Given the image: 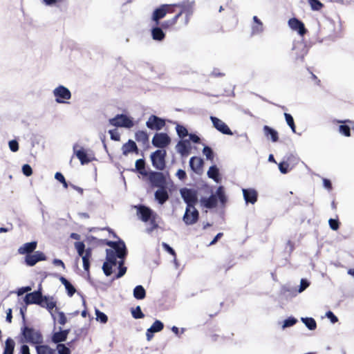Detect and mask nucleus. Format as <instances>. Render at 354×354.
<instances>
[{
  "label": "nucleus",
  "instance_id": "obj_37",
  "mask_svg": "<svg viewBox=\"0 0 354 354\" xmlns=\"http://www.w3.org/2000/svg\"><path fill=\"white\" fill-rule=\"evenodd\" d=\"M133 297L137 299H143L146 297V291L142 286L138 285L133 289Z\"/></svg>",
  "mask_w": 354,
  "mask_h": 354
},
{
  "label": "nucleus",
  "instance_id": "obj_44",
  "mask_svg": "<svg viewBox=\"0 0 354 354\" xmlns=\"http://www.w3.org/2000/svg\"><path fill=\"white\" fill-rule=\"evenodd\" d=\"M131 312L134 319H142L145 317V315L139 306H136L135 308H131Z\"/></svg>",
  "mask_w": 354,
  "mask_h": 354
},
{
  "label": "nucleus",
  "instance_id": "obj_59",
  "mask_svg": "<svg viewBox=\"0 0 354 354\" xmlns=\"http://www.w3.org/2000/svg\"><path fill=\"white\" fill-rule=\"evenodd\" d=\"M109 133L110 134L111 139L115 141L120 140V135L115 129L109 130Z\"/></svg>",
  "mask_w": 354,
  "mask_h": 354
},
{
  "label": "nucleus",
  "instance_id": "obj_43",
  "mask_svg": "<svg viewBox=\"0 0 354 354\" xmlns=\"http://www.w3.org/2000/svg\"><path fill=\"white\" fill-rule=\"evenodd\" d=\"M313 10L319 11L324 8V4L319 0H307Z\"/></svg>",
  "mask_w": 354,
  "mask_h": 354
},
{
  "label": "nucleus",
  "instance_id": "obj_17",
  "mask_svg": "<svg viewBox=\"0 0 354 354\" xmlns=\"http://www.w3.org/2000/svg\"><path fill=\"white\" fill-rule=\"evenodd\" d=\"M203 160L197 156H193L189 160V167L196 174H201L203 171Z\"/></svg>",
  "mask_w": 354,
  "mask_h": 354
},
{
  "label": "nucleus",
  "instance_id": "obj_36",
  "mask_svg": "<svg viewBox=\"0 0 354 354\" xmlns=\"http://www.w3.org/2000/svg\"><path fill=\"white\" fill-rule=\"evenodd\" d=\"M114 252L120 259H124L127 255L126 246L124 242H119L118 247L115 248Z\"/></svg>",
  "mask_w": 354,
  "mask_h": 354
},
{
  "label": "nucleus",
  "instance_id": "obj_22",
  "mask_svg": "<svg viewBox=\"0 0 354 354\" xmlns=\"http://www.w3.org/2000/svg\"><path fill=\"white\" fill-rule=\"evenodd\" d=\"M243 197L246 203H250L254 204L257 201L258 194L257 192L254 189H243Z\"/></svg>",
  "mask_w": 354,
  "mask_h": 354
},
{
  "label": "nucleus",
  "instance_id": "obj_8",
  "mask_svg": "<svg viewBox=\"0 0 354 354\" xmlns=\"http://www.w3.org/2000/svg\"><path fill=\"white\" fill-rule=\"evenodd\" d=\"M53 95L57 103H65L71 97V91L64 86H59L53 91Z\"/></svg>",
  "mask_w": 354,
  "mask_h": 354
},
{
  "label": "nucleus",
  "instance_id": "obj_33",
  "mask_svg": "<svg viewBox=\"0 0 354 354\" xmlns=\"http://www.w3.org/2000/svg\"><path fill=\"white\" fill-rule=\"evenodd\" d=\"M151 35H152V38L154 40H157V41H162L165 37V34L164 33L162 28L158 27V26L152 28Z\"/></svg>",
  "mask_w": 354,
  "mask_h": 354
},
{
  "label": "nucleus",
  "instance_id": "obj_61",
  "mask_svg": "<svg viewBox=\"0 0 354 354\" xmlns=\"http://www.w3.org/2000/svg\"><path fill=\"white\" fill-rule=\"evenodd\" d=\"M162 245L163 248L167 252H169L170 254H171L174 257H176V253L175 250L172 248H171L167 243H162Z\"/></svg>",
  "mask_w": 354,
  "mask_h": 354
},
{
  "label": "nucleus",
  "instance_id": "obj_20",
  "mask_svg": "<svg viewBox=\"0 0 354 354\" xmlns=\"http://www.w3.org/2000/svg\"><path fill=\"white\" fill-rule=\"evenodd\" d=\"M338 122L342 123V124L339 126V132L346 137L351 136V126L354 127V122L350 120H346L344 121H338Z\"/></svg>",
  "mask_w": 354,
  "mask_h": 354
},
{
  "label": "nucleus",
  "instance_id": "obj_18",
  "mask_svg": "<svg viewBox=\"0 0 354 354\" xmlns=\"http://www.w3.org/2000/svg\"><path fill=\"white\" fill-rule=\"evenodd\" d=\"M39 306L42 308H46L53 317H54L53 310L55 308L56 310H58L56 308V301H54L53 297L43 295L41 305Z\"/></svg>",
  "mask_w": 354,
  "mask_h": 354
},
{
  "label": "nucleus",
  "instance_id": "obj_48",
  "mask_svg": "<svg viewBox=\"0 0 354 354\" xmlns=\"http://www.w3.org/2000/svg\"><path fill=\"white\" fill-rule=\"evenodd\" d=\"M203 153L204 156H205V157L207 160H214V153H213L212 149L209 147L205 146L203 149Z\"/></svg>",
  "mask_w": 354,
  "mask_h": 354
},
{
  "label": "nucleus",
  "instance_id": "obj_26",
  "mask_svg": "<svg viewBox=\"0 0 354 354\" xmlns=\"http://www.w3.org/2000/svg\"><path fill=\"white\" fill-rule=\"evenodd\" d=\"M189 141L188 140H184L179 141L177 144V151L182 156H187L189 153Z\"/></svg>",
  "mask_w": 354,
  "mask_h": 354
},
{
  "label": "nucleus",
  "instance_id": "obj_38",
  "mask_svg": "<svg viewBox=\"0 0 354 354\" xmlns=\"http://www.w3.org/2000/svg\"><path fill=\"white\" fill-rule=\"evenodd\" d=\"M136 169L142 176H146L149 174L145 169V161L144 159H138L136 162Z\"/></svg>",
  "mask_w": 354,
  "mask_h": 354
},
{
  "label": "nucleus",
  "instance_id": "obj_4",
  "mask_svg": "<svg viewBox=\"0 0 354 354\" xmlns=\"http://www.w3.org/2000/svg\"><path fill=\"white\" fill-rule=\"evenodd\" d=\"M180 195L187 204L186 207H195L198 203V194L197 191L193 189L182 188L180 191Z\"/></svg>",
  "mask_w": 354,
  "mask_h": 354
},
{
  "label": "nucleus",
  "instance_id": "obj_30",
  "mask_svg": "<svg viewBox=\"0 0 354 354\" xmlns=\"http://www.w3.org/2000/svg\"><path fill=\"white\" fill-rule=\"evenodd\" d=\"M135 139L138 142L146 145L149 143V135L145 131L138 130L135 133Z\"/></svg>",
  "mask_w": 354,
  "mask_h": 354
},
{
  "label": "nucleus",
  "instance_id": "obj_7",
  "mask_svg": "<svg viewBox=\"0 0 354 354\" xmlns=\"http://www.w3.org/2000/svg\"><path fill=\"white\" fill-rule=\"evenodd\" d=\"M174 12L173 5L163 4L153 11L152 19L156 22V25L158 26L160 24V20L164 18L167 13H173Z\"/></svg>",
  "mask_w": 354,
  "mask_h": 354
},
{
  "label": "nucleus",
  "instance_id": "obj_45",
  "mask_svg": "<svg viewBox=\"0 0 354 354\" xmlns=\"http://www.w3.org/2000/svg\"><path fill=\"white\" fill-rule=\"evenodd\" d=\"M284 117H285V119H286V121L288 124V125L290 127V129H292V131L295 133V129H296V126H295V122H294V119L292 118V116L289 114V113H284Z\"/></svg>",
  "mask_w": 354,
  "mask_h": 354
},
{
  "label": "nucleus",
  "instance_id": "obj_63",
  "mask_svg": "<svg viewBox=\"0 0 354 354\" xmlns=\"http://www.w3.org/2000/svg\"><path fill=\"white\" fill-rule=\"evenodd\" d=\"M310 285V283L304 279H302L300 282L299 292H303L306 288H307Z\"/></svg>",
  "mask_w": 354,
  "mask_h": 354
},
{
  "label": "nucleus",
  "instance_id": "obj_32",
  "mask_svg": "<svg viewBox=\"0 0 354 354\" xmlns=\"http://www.w3.org/2000/svg\"><path fill=\"white\" fill-rule=\"evenodd\" d=\"M15 346V341L11 337L7 338L5 342V347L3 349V354H13Z\"/></svg>",
  "mask_w": 354,
  "mask_h": 354
},
{
  "label": "nucleus",
  "instance_id": "obj_41",
  "mask_svg": "<svg viewBox=\"0 0 354 354\" xmlns=\"http://www.w3.org/2000/svg\"><path fill=\"white\" fill-rule=\"evenodd\" d=\"M117 254L114 252V250L111 249L106 250V262L111 263L112 265H116L117 263Z\"/></svg>",
  "mask_w": 354,
  "mask_h": 354
},
{
  "label": "nucleus",
  "instance_id": "obj_42",
  "mask_svg": "<svg viewBox=\"0 0 354 354\" xmlns=\"http://www.w3.org/2000/svg\"><path fill=\"white\" fill-rule=\"evenodd\" d=\"M164 328V324L159 320H156L151 326L149 328V332L157 333L161 331Z\"/></svg>",
  "mask_w": 354,
  "mask_h": 354
},
{
  "label": "nucleus",
  "instance_id": "obj_57",
  "mask_svg": "<svg viewBox=\"0 0 354 354\" xmlns=\"http://www.w3.org/2000/svg\"><path fill=\"white\" fill-rule=\"evenodd\" d=\"M279 169L282 174H287L289 171V164L286 162H280Z\"/></svg>",
  "mask_w": 354,
  "mask_h": 354
},
{
  "label": "nucleus",
  "instance_id": "obj_53",
  "mask_svg": "<svg viewBox=\"0 0 354 354\" xmlns=\"http://www.w3.org/2000/svg\"><path fill=\"white\" fill-rule=\"evenodd\" d=\"M123 263H124L123 261H121L119 263V271L115 276L116 279L122 277L123 275H124V274L127 272V268L123 266Z\"/></svg>",
  "mask_w": 354,
  "mask_h": 354
},
{
  "label": "nucleus",
  "instance_id": "obj_3",
  "mask_svg": "<svg viewBox=\"0 0 354 354\" xmlns=\"http://www.w3.org/2000/svg\"><path fill=\"white\" fill-rule=\"evenodd\" d=\"M167 152L165 149H158L151 154L152 165L156 169L162 171L166 166L165 158Z\"/></svg>",
  "mask_w": 354,
  "mask_h": 354
},
{
  "label": "nucleus",
  "instance_id": "obj_46",
  "mask_svg": "<svg viewBox=\"0 0 354 354\" xmlns=\"http://www.w3.org/2000/svg\"><path fill=\"white\" fill-rule=\"evenodd\" d=\"M176 130L178 136L181 138H183L188 136L187 129L183 125L177 124L176 127Z\"/></svg>",
  "mask_w": 354,
  "mask_h": 354
},
{
  "label": "nucleus",
  "instance_id": "obj_34",
  "mask_svg": "<svg viewBox=\"0 0 354 354\" xmlns=\"http://www.w3.org/2000/svg\"><path fill=\"white\" fill-rule=\"evenodd\" d=\"M36 351L37 354H56L55 350L48 345L38 344L36 346Z\"/></svg>",
  "mask_w": 354,
  "mask_h": 354
},
{
  "label": "nucleus",
  "instance_id": "obj_5",
  "mask_svg": "<svg viewBox=\"0 0 354 354\" xmlns=\"http://www.w3.org/2000/svg\"><path fill=\"white\" fill-rule=\"evenodd\" d=\"M147 176L152 187L162 188L163 187L167 186V178L163 173L159 171H150Z\"/></svg>",
  "mask_w": 354,
  "mask_h": 354
},
{
  "label": "nucleus",
  "instance_id": "obj_21",
  "mask_svg": "<svg viewBox=\"0 0 354 354\" xmlns=\"http://www.w3.org/2000/svg\"><path fill=\"white\" fill-rule=\"evenodd\" d=\"M37 247V241H32L29 243H26L23 244L21 247L18 249V253L20 254H26L28 255L29 254H31L34 252H35V249Z\"/></svg>",
  "mask_w": 354,
  "mask_h": 354
},
{
  "label": "nucleus",
  "instance_id": "obj_49",
  "mask_svg": "<svg viewBox=\"0 0 354 354\" xmlns=\"http://www.w3.org/2000/svg\"><path fill=\"white\" fill-rule=\"evenodd\" d=\"M115 265H112L111 263L104 262L102 266L103 271L106 276H110L112 274V268Z\"/></svg>",
  "mask_w": 354,
  "mask_h": 354
},
{
  "label": "nucleus",
  "instance_id": "obj_35",
  "mask_svg": "<svg viewBox=\"0 0 354 354\" xmlns=\"http://www.w3.org/2000/svg\"><path fill=\"white\" fill-rule=\"evenodd\" d=\"M207 176L209 178L213 179L216 182L220 180L219 171L216 165L211 166L207 171Z\"/></svg>",
  "mask_w": 354,
  "mask_h": 354
},
{
  "label": "nucleus",
  "instance_id": "obj_16",
  "mask_svg": "<svg viewBox=\"0 0 354 354\" xmlns=\"http://www.w3.org/2000/svg\"><path fill=\"white\" fill-rule=\"evenodd\" d=\"M210 119L213 123L214 127L218 131L225 135L232 136L233 134L228 126L221 120L214 116H211Z\"/></svg>",
  "mask_w": 354,
  "mask_h": 354
},
{
  "label": "nucleus",
  "instance_id": "obj_13",
  "mask_svg": "<svg viewBox=\"0 0 354 354\" xmlns=\"http://www.w3.org/2000/svg\"><path fill=\"white\" fill-rule=\"evenodd\" d=\"M46 257L41 251H35L34 253L29 254L25 257V263L28 266H34L37 262L45 261Z\"/></svg>",
  "mask_w": 354,
  "mask_h": 354
},
{
  "label": "nucleus",
  "instance_id": "obj_27",
  "mask_svg": "<svg viewBox=\"0 0 354 354\" xmlns=\"http://www.w3.org/2000/svg\"><path fill=\"white\" fill-rule=\"evenodd\" d=\"M73 149L75 154L80 160L82 165L88 164L91 162V159L88 157L86 152L83 149L76 150V146H74Z\"/></svg>",
  "mask_w": 354,
  "mask_h": 354
},
{
  "label": "nucleus",
  "instance_id": "obj_29",
  "mask_svg": "<svg viewBox=\"0 0 354 354\" xmlns=\"http://www.w3.org/2000/svg\"><path fill=\"white\" fill-rule=\"evenodd\" d=\"M254 24L252 26V34L258 35L263 31V24L261 20L257 17H253Z\"/></svg>",
  "mask_w": 354,
  "mask_h": 354
},
{
  "label": "nucleus",
  "instance_id": "obj_52",
  "mask_svg": "<svg viewBox=\"0 0 354 354\" xmlns=\"http://www.w3.org/2000/svg\"><path fill=\"white\" fill-rule=\"evenodd\" d=\"M297 320L295 317H288L283 321V328H287L295 325Z\"/></svg>",
  "mask_w": 354,
  "mask_h": 354
},
{
  "label": "nucleus",
  "instance_id": "obj_31",
  "mask_svg": "<svg viewBox=\"0 0 354 354\" xmlns=\"http://www.w3.org/2000/svg\"><path fill=\"white\" fill-rule=\"evenodd\" d=\"M263 132L267 138L270 136V139L272 142H276L279 140L278 132L269 126L265 125L263 127Z\"/></svg>",
  "mask_w": 354,
  "mask_h": 354
},
{
  "label": "nucleus",
  "instance_id": "obj_25",
  "mask_svg": "<svg viewBox=\"0 0 354 354\" xmlns=\"http://www.w3.org/2000/svg\"><path fill=\"white\" fill-rule=\"evenodd\" d=\"M69 332V329H66L55 333L51 337L52 342L55 344H59L60 342H65Z\"/></svg>",
  "mask_w": 354,
  "mask_h": 354
},
{
  "label": "nucleus",
  "instance_id": "obj_12",
  "mask_svg": "<svg viewBox=\"0 0 354 354\" xmlns=\"http://www.w3.org/2000/svg\"><path fill=\"white\" fill-rule=\"evenodd\" d=\"M146 126L149 129L159 131L165 126V120L155 115H151L147 121Z\"/></svg>",
  "mask_w": 354,
  "mask_h": 354
},
{
  "label": "nucleus",
  "instance_id": "obj_47",
  "mask_svg": "<svg viewBox=\"0 0 354 354\" xmlns=\"http://www.w3.org/2000/svg\"><path fill=\"white\" fill-rule=\"evenodd\" d=\"M96 319L102 324L108 322V317L98 309H95Z\"/></svg>",
  "mask_w": 354,
  "mask_h": 354
},
{
  "label": "nucleus",
  "instance_id": "obj_2",
  "mask_svg": "<svg viewBox=\"0 0 354 354\" xmlns=\"http://www.w3.org/2000/svg\"><path fill=\"white\" fill-rule=\"evenodd\" d=\"M75 248L77 250L78 255L82 258L83 268L85 271L89 272L90 259L92 257V250L91 248L85 249V244L82 241L75 243Z\"/></svg>",
  "mask_w": 354,
  "mask_h": 354
},
{
  "label": "nucleus",
  "instance_id": "obj_50",
  "mask_svg": "<svg viewBox=\"0 0 354 354\" xmlns=\"http://www.w3.org/2000/svg\"><path fill=\"white\" fill-rule=\"evenodd\" d=\"M57 349L59 354H71L70 348L63 344H58Z\"/></svg>",
  "mask_w": 354,
  "mask_h": 354
},
{
  "label": "nucleus",
  "instance_id": "obj_23",
  "mask_svg": "<svg viewBox=\"0 0 354 354\" xmlns=\"http://www.w3.org/2000/svg\"><path fill=\"white\" fill-rule=\"evenodd\" d=\"M167 188V186L158 188L155 192V198L161 205L164 204L169 199V194Z\"/></svg>",
  "mask_w": 354,
  "mask_h": 354
},
{
  "label": "nucleus",
  "instance_id": "obj_54",
  "mask_svg": "<svg viewBox=\"0 0 354 354\" xmlns=\"http://www.w3.org/2000/svg\"><path fill=\"white\" fill-rule=\"evenodd\" d=\"M150 222L151 227L147 230L149 232H151L154 230L158 227V225L156 221V215H153L149 221Z\"/></svg>",
  "mask_w": 354,
  "mask_h": 354
},
{
  "label": "nucleus",
  "instance_id": "obj_62",
  "mask_svg": "<svg viewBox=\"0 0 354 354\" xmlns=\"http://www.w3.org/2000/svg\"><path fill=\"white\" fill-rule=\"evenodd\" d=\"M58 322L61 325H64L67 322V318L63 312H58Z\"/></svg>",
  "mask_w": 354,
  "mask_h": 354
},
{
  "label": "nucleus",
  "instance_id": "obj_10",
  "mask_svg": "<svg viewBox=\"0 0 354 354\" xmlns=\"http://www.w3.org/2000/svg\"><path fill=\"white\" fill-rule=\"evenodd\" d=\"M199 218L198 211L193 207H186L185 212L183 215V220L187 225L196 223Z\"/></svg>",
  "mask_w": 354,
  "mask_h": 354
},
{
  "label": "nucleus",
  "instance_id": "obj_9",
  "mask_svg": "<svg viewBox=\"0 0 354 354\" xmlns=\"http://www.w3.org/2000/svg\"><path fill=\"white\" fill-rule=\"evenodd\" d=\"M174 7H178L180 8V11L177 14L180 15V17L185 13V25L187 26L190 20V16L193 13V3H189V1L182 2L179 3L172 4Z\"/></svg>",
  "mask_w": 354,
  "mask_h": 354
},
{
  "label": "nucleus",
  "instance_id": "obj_1",
  "mask_svg": "<svg viewBox=\"0 0 354 354\" xmlns=\"http://www.w3.org/2000/svg\"><path fill=\"white\" fill-rule=\"evenodd\" d=\"M21 334L27 343L37 346L43 342L41 333L32 327L24 326L21 328Z\"/></svg>",
  "mask_w": 354,
  "mask_h": 354
},
{
  "label": "nucleus",
  "instance_id": "obj_40",
  "mask_svg": "<svg viewBox=\"0 0 354 354\" xmlns=\"http://www.w3.org/2000/svg\"><path fill=\"white\" fill-rule=\"evenodd\" d=\"M302 322L306 325V326L311 330H315L317 328V323L315 320L312 317H305L301 318Z\"/></svg>",
  "mask_w": 354,
  "mask_h": 354
},
{
  "label": "nucleus",
  "instance_id": "obj_55",
  "mask_svg": "<svg viewBox=\"0 0 354 354\" xmlns=\"http://www.w3.org/2000/svg\"><path fill=\"white\" fill-rule=\"evenodd\" d=\"M328 223L333 230H337L339 228L340 223L337 219L330 218Z\"/></svg>",
  "mask_w": 354,
  "mask_h": 354
},
{
  "label": "nucleus",
  "instance_id": "obj_6",
  "mask_svg": "<svg viewBox=\"0 0 354 354\" xmlns=\"http://www.w3.org/2000/svg\"><path fill=\"white\" fill-rule=\"evenodd\" d=\"M109 123L116 127H124L130 129L134 124L131 118L124 114H118L114 118L109 119Z\"/></svg>",
  "mask_w": 354,
  "mask_h": 354
},
{
  "label": "nucleus",
  "instance_id": "obj_60",
  "mask_svg": "<svg viewBox=\"0 0 354 354\" xmlns=\"http://www.w3.org/2000/svg\"><path fill=\"white\" fill-rule=\"evenodd\" d=\"M10 149L12 152H16L19 150V143L16 140H12L8 143Z\"/></svg>",
  "mask_w": 354,
  "mask_h": 354
},
{
  "label": "nucleus",
  "instance_id": "obj_24",
  "mask_svg": "<svg viewBox=\"0 0 354 354\" xmlns=\"http://www.w3.org/2000/svg\"><path fill=\"white\" fill-rule=\"evenodd\" d=\"M122 149V154L124 156H127L129 153L131 152H135L136 153H138V148L136 142L132 140H129L127 142L124 144Z\"/></svg>",
  "mask_w": 354,
  "mask_h": 354
},
{
  "label": "nucleus",
  "instance_id": "obj_15",
  "mask_svg": "<svg viewBox=\"0 0 354 354\" xmlns=\"http://www.w3.org/2000/svg\"><path fill=\"white\" fill-rule=\"evenodd\" d=\"M43 295L41 290H35L32 292L28 293L24 298V301L26 304H37L41 305V299Z\"/></svg>",
  "mask_w": 354,
  "mask_h": 354
},
{
  "label": "nucleus",
  "instance_id": "obj_58",
  "mask_svg": "<svg viewBox=\"0 0 354 354\" xmlns=\"http://www.w3.org/2000/svg\"><path fill=\"white\" fill-rule=\"evenodd\" d=\"M22 171L26 176H30L32 174V169L31 167L28 164L23 165Z\"/></svg>",
  "mask_w": 354,
  "mask_h": 354
},
{
  "label": "nucleus",
  "instance_id": "obj_19",
  "mask_svg": "<svg viewBox=\"0 0 354 354\" xmlns=\"http://www.w3.org/2000/svg\"><path fill=\"white\" fill-rule=\"evenodd\" d=\"M137 210L138 214L140 216V218L144 222L149 221L153 216V211L149 207L145 205H138L137 207Z\"/></svg>",
  "mask_w": 354,
  "mask_h": 354
},
{
  "label": "nucleus",
  "instance_id": "obj_56",
  "mask_svg": "<svg viewBox=\"0 0 354 354\" xmlns=\"http://www.w3.org/2000/svg\"><path fill=\"white\" fill-rule=\"evenodd\" d=\"M64 286L69 297H72L75 293L76 289L70 282H68L67 284H65Z\"/></svg>",
  "mask_w": 354,
  "mask_h": 354
},
{
  "label": "nucleus",
  "instance_id": "obj_14",
  "mask_svg": "<svg viewBox=\"0 0 354 354\" xmlns=\"http://www.w3.org/2000/svg\"><path fill=\"white\" fill-rule=\"evenodd\" d=\"M288 26L292 30L297 31L300 36H304L307 32L304 24L297 18H290L288 20Z\"/></svg>",
  "mask_w": 354,
  "mask_h": 354
},
{
  "label": "nucleus",
  "instance_id": "obj_64",
  "mask_svg": "<svg viewBox=\"0 0 354 354\" xmlns=\"http://www.w3.org/2000/svg\"><path fill=\"white\" fill-rule=\"evenodd\" d=\"M217 195H218V197L219 200L221 201V202H222V203H225V202L226 198H225V196L224 192L223 191L222 187H220L218 188V189H217Z\"/></svg>",
  "mask_w": 354,
  "mask_h": 354
},
{
  "label": "nucleus",
  "instance_id": "obj_51",
  "mask_svg": "<svg viewBox=\"0 0 354 354\" xmlns=\"http://www.w3.org/2000/svg\"><path fill=\"white\" fill-rule=\"evenodd\" d=\"M55 179H57L58 181H59L61 183H62L63 186L64 188H68V183L66 182L64 176H63V174L60 172H57L55 175Z\"/></svg>",
  "mask_w": 354,
  "mask_h": 354
},
{
  "label": "nucleus",
  "instance_id": "obj_28",
  "mask_svg": "<svg viewBox=\"0 0 354 354\" xmlns=\"http://www.w3.org/2000/svg\"><path fill=\"white\" fill-rule=\"evenodd\" d=\"M201 203L202 205H203L205 207L212 209L217 205V198L216 196L211 195L208 198H202L201 199Z\"/></svg>",
  "mask_w": 354,
  "mask_h": 354
},
{
  "label": "nucleus",
  "instance_id": "obj_11",
  "mask_svg": "<svg viewBox=\"0 0 354 354\" xmlns=\"http://www.w3.org/2000/svg\"><path fill=\"white\" fill-rule=\"evenodd\" d=\"M171 142L169 136L165 133H156L153 139L152 144L158 148H165Z\"/></svg>",
  "mask_w": 354,
  "mask_h": 354
},
{
  "label": "nucleus",
  "instance_id": "obj_39",
  "mask_svg": "<svg viewBox=\"0 0 354 354\" xmlns=\"http://www.w3.org/2000/svg\"><path fill=\"white\" fill-rule=\"evenodd\" d=\"M180 17V15H176L172 19L166 20L161 24V28L162 29H169L173 27Z\"/></svg>",
  "mask_w": 354,
  "mask_h": 354
}]
</instances>
